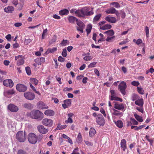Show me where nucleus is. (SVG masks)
Wrapping results in <instances>:
<instances>
[{
    "mask_svg": "<svg viewBox=\"0 0 154 154\" xmlns=\"http://www.w3.org/2000/svg\"><path fill=\"white\" fill-rule=\"evenodd\" d=\"M77 24L79 27H84L85 25L84 23L80 20H77Z\"/></svg>",
    "mask_w": 154,
    "mask_h": 154,
    "instance_id": "nucleus-42",
    "label": "nucleus"
},
{
    "mask_svg": "<svg viewBox=\"0 0 154 154\" xmlns=\"http://www.w3.org/2000/svg\"><path fill=\"white\" fill-rule=\"evenodd\" d=\"M43 114L38 110H33L30 112L28 113L27 115L33 119H42L43 117Z\"/></svg>",
    "mask_w": 154,
    "mask_h": 154,
    "instance_id": "nucleus-2",
    "label": "nucleus"
},
{
    "mask_svg": "<svg viewBox=\"0 0 154 154\" xmlns=\"http://www.w3.org/2000/svg\"><path fill=\"white\" fill-rule=\"evenodd\" d=\"M17 154H26V152L22 150H19Z\"/></svg>",
    "mask_w": 154,
    "mask_h": 154,
    "instance_id": "nucleus-59",
    "label": "nucleus"
},
{
    "mask_svg": "<svg viewBox=\"0 0 154 154\" xmlns=\"http://www.w3.org/2000/svg\"><path fill=\"white\" fill-rule=\"evenodd\" d=\"M11 38V36L10 34H8L5 36L6 38L8 41L10 40Z\"/></svg>",
    "mask_w": 154,
    "mask_h": 154,
    "instance_id": "nucleus-64",
    "label": "nucleus"
},
{
    "mask_svg": "<svg viewBox=\"0 0 154 154\" xmlns=\"http://www.w3.org/2000/svg\"><path fill=\"white\" fill-rule=\"evenodd\" d=\"M11 1L12 3L15 6L18 4V0H11Z\"/></svg>",
    "mask_w": 154,
    "mask_h": 154,
    "instance_id": "nucleus-58",
    "label": "nucleus"
},
{
    "mask_svg": "<svg viewBox=\"0 0 154 154\" xmlns=\"http://www.w3.org/2000/svg\"><path fill=\"white\" fill-rule=\"evenodd\" d=\"M137 91L139 94H144V91L141 87H137Z\"/></svg>",
    "mask_w": 154,
    "mask_h": 154,
    "instance_id": "nucleus-40",
    "label": "nucleus"
},
{
    "mask_svg": "<svg viewBox=\"0 0 154 154\" xmlns=\"http://www.w3.org/2000/svg\"><path fill=\"white\" fill-rule=\"evenodd\" d=\"M133 100H135V103L136 104L140 106H143V99L142 98L139 99L137 95H134L133 96Z\"/></svg>",
    "mask_w": 154,
    "mask_h": 154,
    "instance_id": "nucleus-6",
    "label": "nucleus"
},
{
    "mask_svg": "<svg viewBox=\"0 0 154 154\" xmlns=\"http://www.w3.org/2000/svg\"><path fill=\"white\" fill-rule=\"evenodd\" d=\"M120 145L121 148L122 149L123 151H125L127 147L126 145V140L125 139H123L122 140L121 142Z\"/></svg>",
    "mask_w": 154,
    "mask_h": 154,
    "instance_id": "nucleus-22",
    "label": "nucleus"
},
{
    "mask_svg": "<svg viewBox=\"0 0 154 154\" xmlns=\"http://www.w3.org/2000/svg\"><path fill=\"white\" fill-rule=\"evenodd\" d=\"M110 5H113L114 7L117 8H120V6L119 4L117 2H113L110 4Z\"/></svg>",
    "mask_w": 154,
    "mask_h": 154,
    "instance_id": "nucleus-35",
    "label": "nucleus"
},
{
    "mask_svg": "<svg viewBox=\"0 0 154 154\" xmlns=\"http://www.w3.org/2000/svg\"><path fill=\"white\" fill-rule=\"evenodd\" d=\"M3 84L6 86L10 87H12L14 85V83L12 81L11 79L5 80L4 81Z\"/></svg>",
    "mask_w": 154,
    "mask_h": 154,
    "instance_id": "nucleus-15",
    "label": "nucleus"
},
{
    "mask_svg": "<svg viewBox=\"0 0 154 154\" xmlns=\"http://www.w3.org/2000/svg\"><path fill=\"white\" fill-rule=\"evenodd\" d=\"M14 10V8L12 6H8L4 9V11L7 13H11Z\"/></svg>",
    "mask_w": 154,
    "mask_h": 154,
    "instance_id": "nucleus-28",
    "label": "nucleus"
},
{
    "mask_svg": "<svg viewBox=\"0 0 154 154\" xmlns=\"http://www.w3.org/2000/svg\"><path fill=\"white\" fill-rule=\"evenodd\" d=\"M131 84L134 86L137 87L140 85V83L138 81H134L131 82Z\"/></svg>",
    "mask_w": 154,
    "mask_h": 154,
    "instance_id": "nucleus-49",
    "label": "nucleus"
},
{
    "mask_svg": "<svg viewBox=\"0 0 154 154\" xmlns=\"http://www.w3.org/2000/svg\"><path fill=\"white\" fill-rule=\"evenodd\" d=\"M101 16L100 14H99L96 15L94 18L93 20V22L94 23H96L97 21H98L100 18Z\"/></svg>",
    "mask_w": 154,
    "mask_h": 154,
    "instance_id": "nucleus-36",
    "label": "nucleus"
},
{
    "mask_svg": "<svg viewBox=\"0 0 154 154\" xmlns=\"http://www.w3.org/2000/svg\"><path fill=\"white\" fill-rule=\"evenodd\" d=\"M30 80L31 84H33L35 85H36L38 83V80L34 78H31L30 79Z\"/></svg>",
    "mask_w": 154,
    "mask_h": 154,
    "instance_id": "nucleus-33",
    "label": "nucleus"
},
{
    "mask_svg": "<svg viewBox=\"0 0 154 154\" xmlns=\"http://www.w3.org/2000/svg\"><path fill=\"white\" fill-rule=\"evenodd\" d=\"M105 19L106 20L112 23H115L116 21V20L115 17H111L110 15L107 16L105 18Z\"/></svg>",
    "mask_w": 154,
    "mask_h": 154,
    "instance_id": "nucleus-18",
    "label": "nucleus"
},
{
    "mask_svg": "<svg viewBox=\"0 0 154 154\" xmlns=\"http://www.w3.org/2000/svg\"><path fill=\"white\" fill-rule=\"evenodd\" d=\"M93 58L91 56H86L83 57V59L85 60L88 61L91 60Z\"/></svg>",
    "mask_w": 154,
    "mask_h": 154,
    "instance_id": "nucleus-44",
    "label": "nucleus"
},
{
    "mask_svg": "<svg viewBox=\"0 0 154 154\" xmlns=\"http://www.w3.org/2000/svg\"><path fill=\"white\" fill-rule=\"evenodd\" d=\"M77 16L80 17H84L85 16H91L94 14L93 10L89 11V8L85 7L76 11Z\"/></svg>",
    "mask_w": 154,
    "mask_h": 154,
    "instance_id": "nucleus-1",
    "label": "nucleus"
},
{
    "mask_svg": "<svg viewBox=\"0 0 154 154\" xmlns=\"http://www.w3.org/2000/svg\"><path fill=\"white\" fill-rule=\"evenodd\" d=\"M112 115L116 116L121 117L123 115V113L120 111H119L114 108H110L109 109Z\"/></svg>",
    "mask_w": 154,
    "mask_h": 154,
    "instance_id": "nucleus-11",
    "label": "nucleus"
},
{
    "mask_svg": "<svg viewBox=\"0 0 154 154\" xmlns=\"http://www.w3.org/2000/svg\"><path fill=\"white\" fill-rule=\"evenodd\" d=\"M57 50V48H49L47 51V53H52L56 51Z\"/></svg>",
    "mask_w": 154,
    "mask_h": 154,
    "instance_id": "nucleus-41",
    "label": "nucleus"
},
{
    "mask_svg": "<svg viewBox=\"0 0 154 154\" xmlns=\"http://www.w3.org/2000/svg\"><path fill=\"white\" fill-rule=\"evenodd\" d=\"M67 51L66 48H64L63 50L62 53V55L64 57H66L67 56Z\"/></svg>",
    "mask_w": 154,
    "mask_h": 154,
    "instance_id": "nucleus-50",
    "label": "nucleus"
},
{
    "mask_svg": "<svg viewBox=\"0 0 154 154\" xmlns=\"http://www.w3.org/2000/svg\"><path fill=\"white\" fill-rule=\"evenodd\" d=\"M65 122L66 124L72 123L73 122V120L72 118L68 117L67 120H66Z\"/></svg>",
    "mask_w": 154,
    "mask_h": 154,
    "instance_id": "nucleus-51",
    "label": "nucleus"
},
{
    "mask_svg": "<svg viewBox=\"0 0 154 154\" xmlns=\"http://www.w3.org/2000/svg\"><path fill=\"white\" fill-rule=\"evenodd\" d=\"M37 128L39 132L43 134H45L48 131V130L45 128L42 125H38Z\"/></svg>",
    "mask_w": 154,
    "mask_h": 154,
    "instance_id": "nucleus-16",
    "label": "nucleus"
},
{
    "mask_svg": "<svg viewBox=\"0 0 154 154\" xmlns=\"http://www.w3.org/2000/svg\"><path fill=\"white\" fill-rule=\"evenodd\" d=\"M110 92L111 93L110 98H112L116 95V92L114 90H110Z\"/></svg>",
    "mask_w": 154,
    "mask_h": 154,
    "instance_id": "nucleus-46",
    "label": "nucleus"
},
{
    "mask_svg": "<svg viewBox=\"0 0 154 154\" xmlns=\"http://www.w3.org/2000/svg\"><path fill=\"white\" fill-rule=\"evenodd\" d=\"M28 140L30 143L34 144L37 142V138L34 133H30L28 135Z\"/></svg>",
    "mask_w": 154,
    "mask_h": 154,
    "instance_id": "nucleus-4",
    "label": "nucleus"
},
{
    "mask_svg": "<svg viewBox=\"0 0 154 154\" xmlns=\"http://www.w3.org/2000/svg\"><path fill=\"white\" fill-rule=\"evenodd\" d=\"M39 107L40 109H47L48 106L42 102H40L39 105Z\"/></svg>",
    "mask_w": 154,
    "mask_h": 154,
    "instance_id": "nucleus-26",
    "label": "nucleus"
},
{
    "mask_svg": "<svg viewBox=\"0 0 154 154\" xmlns=\"http://www.w3.org/2000/svg\"><path fill=\"white\" fill-rule=\"evenodd\" d=\"M114 122L116 125L120 128H121L123 126V123L121 120H118L116 122V120H114Z\"/></svg>",
    "mask_w": 154,
    "mask_h": 154,
    "instance_id": "nucleus-30",
    "label": "nucleus"
},
{
    "mask_svg": "<svg viewBox=\"0 0 154 154\" xmlns=\"http://www.w3.org/2000/svg\"><path fill=\"white\" fill-rule=\"evenodd\" d=\"M4 72L2 70H0V82H2L3 80V75L4 74Z\"/></svg>",
    "mask_w": 154,
    "mask_h": 154,
    "instance_id": "nucleus-48",
    "label": "nucleus"
},
{
    "mask_svg": "<svg viewBox=\"0 0 154 154\" xmlns=\"http://www.w3.org/2000/svg\"><path fill=\"white\" fill-rule=\"evenodd\" d=\"M45 61V59L44 57L37 58L35 60V62L38 65H41Z\"/></svg>",
    "mask_w": 154,
    "mask_h": 154,
    "instance_id": "nucleus-19",
    "label": "nucleus"
},
{
    "mask_svg": "<svg viewBox=\"0 0 154 154\" xmlns=\"http://www.w3.org/2000/svg\"><path fill=\"white\" fill-rule=\"evenodd\" d=\"M16 137L18 141L23 142L26 139V136L25 134L23 131H20L16 134Z\"/></svg>",
    "mask_w": 154,
    "mask_h": 154,
    "instance_id": "nucleus-3",
    "label": "nucleus"
},
{
    "mask_svg": "<svg viewBox=\"0 0 154 154\" xmlns=\"http://www.w3.org/2000/svg\"><path fill=\"white\" fill-rule=\"evenodd\" d=\"M130 119L131 120V122L132 125H137L139 123L138 122L134 119L131 118H130Z\"/></svg>",
    "mask_w": 154,
    "mask_h": 154,
    "instance_id": "nucleus-43",
    "label": "nucleus"
},
{
    "mask_svg": "<svg viewBox=\"0 0 154 154\" xmlns=\"http://www.w3.org/2000/svg\"><path fill=\"white\" fill-rule=\"evenodd\" d=\"M15 60L17 61V64L18 66L23 65L24 63V60L23 56L22 55H19L15 57Z\"/></svg>",
    "mask_w": 154,
    "mask_h": 154,
    "instance_id": "nucleus-10",
    "label": "nucleus"
},
{
    "mask_svg": "<svg viewBox=\"0 0 154 154\" xmlns=\"http://www.w3.org/2000/svg\"><path fill=\"white\" fill-rule=\"evenodd\" d=\"M24 108L27 109H30L33 108V105L30 103H25L23 105Z\"/></svg>",
    "mask_w": 154,
    "mask_h": 154,
    "instance_id": "nucleus-27",
    "label": "nucleus"
},
{
    "mask_svg": "<svg viewBox=\"0 0 154 154\" xmlns=\"http://www.w3.org/2000/svg\"><path fill=\"white\" fill-rule=\"evenodd\" d=\"M96 133L95 129L93 128H91L90 129L89 134L91 137L94 136Z\"/></svg>",
    "mask_w": 154,
    "mask_h": 154,
    "instance_id": "nucleus-25",
    "label": "nucleus"
},
{
    "mask_svg": "<svg viewBox=\"0 0 154 154\" xmlns=\"http://www.w3.org/2000/svg\"><path fill=\"white\" fill-rule=\"evenodd\" d=\"M42 123L45 126L50 127L53 125V122L51 119L45 118L42 120Z\"/></svg>",
    "mask_w": 154,
    "mask_h": 154,
    "instance_id": "nucleus-8",
    "label": "nucleus"
},
{
    "mask_svg": "<svg viewBox=\"0 0 154 154\" xmlns=\"http://www.w3.org/2000/svg\"><path fill=\"white\" fill-rule=\"evenodd\" d=\"M136 109L137 110L141 112V113H143V110L142 108L141 107H137Z\"/></svg>",
    "mask_w": 154,
    "mask_h": 154,
    "instance_id": "nucleus-62",
    "label": "nucleus"
},
{
    "mask_svg": "<svg viewBox=\"0 0 154 154\" xmlns=\"http://www.w3.org/2000/svg\"><path fill=\"white\" fill-rule=\"evenodd\" d=\"M115 37V36H113L112 37H108L106 40L107 42H110L113 40Z\"/></svg>",
    "mask_w": 154,
    "mask_h": 154,
    "instance_id": "nucleus-53",
    "label": "nucleus"
},
{
    "mask_svg": "<svg viewBox=\"0 0 154 154\" xmlns=\"http://www.w3.org/2000/svg\"><path fill=\"white\" fill-rule=\"evenodd\" d=\"M110 100H116L119 101L120 102H122L123 101L122 99L116 96L113 97L112 98H110Z\"/></svg>",
    "mask_w": 154,
    "mask_h": 154,
    "instance_id": "nucleus-38",
    "label": "nucleus"
},
{
    "mask_svg": "<svg viewBox=\"0 0 154 154\" xmlns=\"http://www.w3.org/2000/svg\"><path fill=\"white\" fill-rule=\"evenodd\" d=\"M8 109L9 111L13 112H17L18 109V107L16 106L13 104H10L8 106Z\"/></svg>",
    "mask_w": 154,
    "mask_h": 154,
    "instance_id": "nucleus-13",
    "label": "nucleus"
},
{
    "mask_svg": "<svg viewBox=\"0 0 154 154\" xmlns=\"http://www.w3.org/2000/svg\"><path fill=\"white\" fill-rule=\"evenodd\" d=\"M67 126L66 125H58L57 127V130H62L65 128Z\"/></svg>",
    "mask_w": 154,
    "mask_h": 154,
    "instance_id": "nucleus-45",
    "label": "nucleus"
},
{
    "mask_svg": "<svg viewBox=\"0 0 154 154\" xmlns=\"http://www.w3.org/2000/svg\"><path fill=\"white\" fill-rule=\"evenodd\" d=\"M134 116L136 119L139 122H142L143 121V120L142 119V117L138 115L137 114L135 113L134 114Z\"/></svg>",
    "mask_w": 154,
    "mask_h": 154,
    "instance_id": "nucleus-32",
    "label": "nucleus"
},
{
    "mask_svg": "<svg viewBox=\"0 0 154 154\" xmlns=\"http://www.w3.org/2000/svg\"><path fill=\"white\" fill-rule=\"evenodd\" d=\"M142 41L141 39H138L136 42V44L137 45H139L140 44L142 43Z\"/></svg>",
    "mask_w": 154,
    "mask_h": 154,
    "instance_id": "nucleus-60",
    "label": "nucleus"
},
{
    "mask_svg": "<svg viewBox=\"0 0 154 154\" xmlns=\"http://www.w3.org/2000/svg\"><path fill=\"white\" fill-rule=\"evenodd\" d=\"M85 142L87 145L89 146H92L93 145V143L91 142H89L88 141L85 140Z\"/></svg>",
    "mask_w": 154,
    "mask_h": 154,
    "instance_id": "nucleus-54",
    "label": "nucleus"
},
{
    "mask_svg": "<svg viewBox=\"0 0 154 154\" xmlns=\"http://www.w3.org/2000/svg\"><path fill=\"white\" fill-rule=\"evenodd\" d=\"M69 13V10L66 8L60 10L59 12V14L61 16L67 15Z\"/></svg>",
    "mask_w": 154,
    "mask_h": 154,
    "instance_id": "nucleus-21",
    "label": "nucleus"
},
{
    "mask_svg": "<svg viewBox=\"0 0 154 154\" xmlns=\"http://www.w3.org/2000/svg\"><path fill=\"white\" fill-rule=\"evenodd\" d=\"M83 28L84 27H77V30L78 31H79L81 33H83Z\"/></svg>",
    "mask_w": 154,
    "mask_h": 154,
    "instance_id": "nucleus-61",
    "label": "nucleus"
},
{
    "mask_svg": "<svg viewBox=\"0 0 154 154\" xmlns=\"http://www.w3.org/2000/svg\"><path fill=\"white\" fill-rule=\"evenodd\" d=\"M116 9L113 8H110L107 9L106 11L107 14H114Z\"/></svg>",
    "mask_w": 154,
    "mask_h": 154,
    "instance_id": "nucleus-24",
    "label": "nucleus"
},
{
    "mask_svg": "<svg viewBox=\"0 0 154 154\" xmlns=\"http://www.w3.org/2000/svg\"><path fill=\"white\" fill-rule=\"evenodd\" d=\"M77 20L75 17L72 16H70L68 17L69 21L71 23H74L75 20Z\"/></svg>",
    "mask_w": 154,
    "mask_h": 154,
    "instance_id": "nucleus-31",
    "label": "nucleus"
},
{
    "mask_svg": "<svg viewBox=\"0 0 154 154\" xmlns=\"http://www.w3.org/2000/svg\"><path fill=\"white\" fill-rule=\"evenodd\" d=\"M24 95L25 97L27 99L32 100L35 98V95L34 94L29 92H26L24 93Z\"/></svg>",
    "mask_w": 154,
    "mask_h": 154,
    "instance_id": "nucleus-12",
    "label": "nucleus"
},
{
    "mask_svg": "<svg viewBox=\"0 0 154 154\" xmlns=\"http://www.w3.org/2000/svg\"><path fill=\"white\" fill-rule=\"evenodd\" d=\"M25 70L26 72L28 75H30L31 73L30 68L29 66L26 67Z\"/></svg>",
    "mask_w": 154,
    "mask_h": 154,
    "instance_id": "nucleus-47",
    "label": "nucleus"
},
{
    "mask_svg": "<svg viewBox=\"0 0 154 154\" xmlns=\"http://www.w3.org/2000/svg\"><path fill=\"white\" fill-rule=\"evenodd\" d=\"M92 29V26L91 24H89L87 25L86 31L88 35L90 33Z\"/></svg>",
    "mask_w": 154,
    "mask_h": 154,
    "instance_id": "nucleus-34",
    "label": "nucleus"
},
{
    "mask_svg": "<svg viewBox=\"0 0 154 154\" xmlns=\"http://www.w3.org/2000/svg\"><path fill=\"white\" fill-rule=\"evenodd\" d=\"M14 93L15 91L14 90L11 89L5 91L4 93V94L5 96L8 97V95L13 94Z\"/></svg>",
    "mask_w": 154,
    "mask_h": 154,
    "instance_id": "nucleus-23",
    "label": "nucleus"
},
{
    "mask_svg": "<svg viewBox=\"0 0 154 154\" xmlns=\"http://www.w3.org/2000/svg\"><path fill=\"white\" fill-rule=\"evenodd\" d=\"M58 60L59 61L61 62H63L65 60V59L62 57L61 56H60L58 57Z\"/></svg>",
    "mask_w": 154,
    "mask_h": 154,
    "instance_id": "nucleus-57",
    "label": "nucleus"
},
{
    "mask_svg": "<svg viewBox=\"0 0 154 154\" xmlns=\"http://www.w3.org/2000/svg\"><path fill=\"white\" fill-rule=\"evenodd\" d=\"M112 27L111 25L108 24H105L104 26H100V28L102 30H105L110 29Z\"/></svg>",
    "mask_w": 154,
    "mask_h": 154,
    "instance_id": "nucleus-29",
    "label": "nucleus"
},
{
    "mask_svg": "<svg viewBox=\"0 0 154 154\" xmlns=\"http://www.w3.org/2000/svg\"><path fill=\"white\" fill-rule=\"evenodd\" d=\"M77 137L79 141L81 142L82 139V136L80 133H79Z\"/></svg>",
    "mask_w": 154,
    "mask_h": 154,
    "instance_id": "nucleus-56",
    "label": "nucleus"
},
{
    "mask_svg": "<svg viewBox=\"0 0 154 154\" xmlns=\"http://www.w3.org/2000/svg\"><path fill=\"white\" fill-rule=\"evenodd\" d=\"M17 90L20 92H24L26 91L27 89V87L23 84H19L17 85L16 86Z\"/></svg>",
    "mask_w": 154,
    "mask_h": 154,
    "instance_id": "nucleus-9",
    "label": "nucleus"
},
{
    "mask_svg": "<svg viewBox=\"0 0 154 154\" xmlns=\"http://www.w3.org/2000/svg\"><path fill=\"white\" fill-rule=\"evenodd\" d=\"M64 103L63 104L62 106L64 109H65L69 107L71 104V100L66 99L63 101Z\"/></svg>",
    "mask_w": 154,
    "mask_h": 154,
    "instance_id": "nucleus-17",
    "label": "nucleus"
},
{
    "mask_svg": "<svg viewBox=\"0 0 154 154\" xmlns=\"http://www.w3.org/2000/svg\"><path fill=\"white\" fill-rule=\"evenodd\" d=\"M45 115L49 116H53L54 115L55 112L52 110L47 109L44 112Z\"/></svg>",
    "mask_w": 154,
    "mask_h": 154,
    "instance_id": "nucleus-20",
    "label": "nucleus"
},
{
    "mask_svg": "<svg viewBox=\"0 0 154 154\" xmlns=\"http://www.w3.org/2000/svg\"><path fill=\"white\" fill-rule=\"evenodd\" d=\"M126 88V85L124 81L122 82L118 86V89L121 93L123 95L125 94V90Z\"/></svg>",
    "mask_w": 154,
    "mask_h": 154,
    "instance_id": "nucleus-7",
    "label": "nucleus"
},
{
    "mask_svg": "<svg viewBox=\"0 0 154 154\" xmlns=\"http://www.w3.org/2000/svg\"><path fill=\"white\" fill-rule=\"evenodd\" d=\"M149 28L148 27L146 26L145 27V30L146 33V34L147 37H148L149 33Z\"/></svg>",
    "mask_w": 154,
    "mask_h": 154,
    "instance_id": "nucleus-55",
    "label": "nucleus"
},
{
    "mask_svg": "<svg viewBox=\"0 0 154 154\" xmlns=\"http://www.w3.org/2000/svg\"><path fill=\"white\" fill-rule=\"evenodd\" d=\"M56 79L57 80L58 82H59V83L60 84H62V82H61V79L60 78V77H57V76H56Z\"/></svg>",
    "mask_w": 154,
    "mask_h": 154,
    "instance_id": "nucleus-63",
    "label": "nucleus"
},
{
    "mask_svg": "<svg viewBox=\"0 0 154 154\" xmlns=\"http://www.w3.org/2000/svg\"><path fill=\"white\" fill-rule=\"evenodd\" d=\"M97 62H94L91 63L88 66V68H92L95 66Z\"/></svg>",
    "mask_w": 154,
    "mask_h": 154,
    "instance_id": "nucleus-52",
    "label": "nucleus"
},
{
    "mask_svg": "<svg viewBox=\"0 0 154 154\" xmlns=\"http://www.w3.org/2000/svg\"><path fill=\"white\" fill-rule=\"evenodd\" d=\"M96 121L98 125L103 126L105 124V120L103 116L100 114H98L96 118Z\"/></svg>",
    "mask_w": 154,
    "mask_h": 154,
    "instance_id": "nucleus-5",
    "label": "nucleus"
},
{
    "mask_svg": "<svg viewBox=\"0 0 154 154\" xmlns=\"http://www.w3.org/2000/svg\"><path fill=\"white\" fill-rule=\"evenodd\" d=\"M113 103H114V107L115 109L122 111L124 110V106L123 104L116 102H114Z\"/></svg>",
    "mask_w": 154,
    "mask_h": 154,
    "instance_id": "nucleus-14",
    "label": "nucleus"
},
{
    "mask_svg": "<svg viewBox=\"0 0 154 154\" xmlns=\"http://www.w3.org/2000/svg\"><path fill=\"white\" fill-rule=\"evenodd\" d=\"M104 33L107 34L108 35L112 36L114 34V33L113 30L110 29L105 32Z\"/></svg>",
    "mask_w": 154,
    "mask_h": 154,
    "instance_id": "nucleus-37",
    "label": "nucleus"
},
{
    "mask_svg": "<svg viewBox=\"0 0 154 154\" xmlns=\"http://www.w3.org/2000/svg\"><path fill=\"white\" fill-rule=\"evenodd\" d=\"M60 44L62 46H66L69 44V42L67 40L63 39L62 41Z\"/></svg>",
    "mask_w": 154,
    "mask_h": 154,
    "instance_id": "nucleus-39",
    "label": "nucleus"
}]
</instances>
